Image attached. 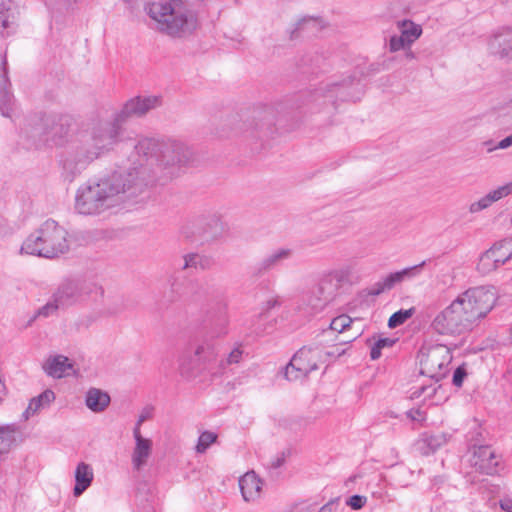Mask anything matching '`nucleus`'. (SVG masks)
<instances>
[{
	"label": "nucleus",
	"instance_id": "39448f33",
	"mask_svg": "<svg viewBox=\"0 0 512 512\" xmlns=\"http://www.w3.org/2000/svg\"><path fill=\"white\" fill-rule=\"evenodd\" d=\"M497 298L493 287L476 286L459 293L453 301L472 330L493 310Z\"/></svg>",
	"mask_w": 512,
	"mask_h": 512
},
{
	"label": "nucleus",
	"instance_id": "e433bc0d",
	"mask_svg": "<svg viewBox=\"0 0 512 512\" xmlns=\"http://www.w3.org/2000/svg\"><path fill=\"white\" fill-rule=\"evenodd\" d=\"M325 26L321 19L308 17L299 22V29L314 33L321 30Z\"/></svg>",
	"mask_w": 512,
	"mask_h": 512
},
{
	"label": "nucleus",
	"instance_id": "864d4df0",
	"mask_svg": "<svg viewBox=\"0 0 512 512\" xmlns=\"http://www.w3.org/2000/svg\"><path fill=\"white\" fill-rule=\"evenodd\" d=\"M257 127H259L261 130H264L265 128V124L261 123V124H256Z\"/></svg>",
	"mask_w": 512,
	"mask_h": 512
},
{
	"label": "nucleus",
	"instance_id": "7ed1b4c3",
	"mask_svg": "<svg viewBox=\"0 0 512 512\" xmlns=\"http://www.w3.org/2000/svg\"><path fill=\"white\" fill-rule=\"evenodd\" d=\"M145 11L154 22V28L172 38L187 37L199 26L196 11L185 0L152 2Z\"/></svg>",
	"mask_w": 512,
	"mask_h": 512
},
{
	"label": "nucleus",
	"instance_id": "4468645a",
	"mask_svg": "<svg viewBox=\"0 0 512 512\" xmlns=\"http://www.w3.org/2000/svg\"><path fill=\"white\" fill-rule=\"evenodd\" d=\"M134 446L131 451V465L134 471H142L149 463L153 454V441L144 437L141 431L133 429Z\"/></svg>",
	"mask_w": 512,
	"mask_h": 512
},
{
	"label": "nucleus",
	"instance_id": "58836bf2",
	"mask_svg": "<svg viewBox=\"0 0 512 512\" xmlns=\"http://www.w3.org/2000/svg\"><path fill=\"white\" fill-rule=\"evenodd\" d=\"M242 358V350L240 348H234L225 359H222L218 363V371L220 374L223 372L226 365L237 364Z\"/></svg>",
	"mask_w": 512,
	"mask_h": 512
},
{
	"label": "nucleus",
	"instance_id": "49530a36",
	"mask_svg": "<svg viewBox=\"0 0 512 512\" xmlns=\"http://www.w3.org/2000/svg\"><path fill=\"white\" fill-rule=\"evenodd\" d=\"M466 376V370L463 367H458L453 374L452 382L455 386L460 387Z\"/></svg>",
	"mask_w": 512,
	"mask_h": 512
},
{
	"label": "nucleus",
	"instance_id": "9b49d317",
	"mask_svg": "<svg viewBox=\"0 0 512 512\" xmlns=\"http://www.w3.org/2000/svg\"><path fill=\"white\" fill-rule=\"evenodd\" d=\"M63 115L61 112L46 113L42 118L40 137L44 145L59 147L63 144Z\"/></svg>",
	"mask_w": 512,
	"mask_h": 512
},
{
	"label": "nucleus",
	"instance_id": "6e6552de",
	"mask_svg": "<svg viewBox=\"0 0 512 512\" xmlns=\"http://www.w3.org/2000/svg\"><path fill=\"white\" fill-rule=\"evenodd\" d=\"M451 361L452 353L446 345L425 346L419 353L420 373L438 382L446 376Z\"/></svg>",
	"mask_w": 512,
	"mask_h": 512
},
{
	"label": "nucleus",
	"instance_id": "0eeeda50",
	"mask_svg": "<svg viewBox=\"0 0 512 512\" xmlns=\"http://www.w3.org/2000/svg\"><path fill=\"white\" fill-rule=\"evenodd\" d=\"M62 228L54 220H46L30 234L21 246V253L55 258L62 253Z\"/></svg>",
	"mask_w": 512,
	"mask_h": 512
},
{
	"label": "nucleus",
	"instance_id": "2f4dec72",
	"mask_svg": "<svg viewBox=\"0 0 512 512\" xmlns=\"http://www.w3.org/2000/svg\"><path fill=\"white\" fill-rule=\"evenodd\" d=\"M291 254L292 251L288 248L278 249L263 260V266L265 268H271L280 261L288 259L291 256Z\"/></svg>",
	"mask_w": 512,
	"mask_h": 512
},
{
	"label": "nucleus",
	"instance_id": "20e7f679",
	"mask_svg": "<svg viewBox=\"0 0 512 512\" xmlns=\"http://www.w3.org/2000/svg\"><path fill=\"white\" fill-rule=\"evenodd\" d=\"M353 271L351 264L325 271L313 288L303 296L299 310L306 315L322 312L336 299L342 285L350 282Z\"/></svg>",
	"mask_w": 512,
	"mask_h": 512
},
{
	"label": "nucleus",
	"instance_id": "bb28decb",
	"mask_svg": "<svg viewBox=\"0 0 512 512\" xmlns=\"http://www.w3.org/2000/svg\"><path fill=\"white\" fill-rule=\"evenodd\" d=\"M397 28L400 34L406 39V42L412 45L421 37L423 32L421 25L411 20L398 21Z\"/></svg>",
	"mask_w": 512,
	"mask_h": 512
},
{
	"label": "nucleus",
	"instance_id": "09e8293b",
	"mask_svg": "<svg viewBox=\"0 0 512 512\" xmlns=\"http://www.w3.org/2000/svg\"><path fill=\"white\" fill-rule=\"evenodd\" d=\"M211 222L215 224V231L213 232L214 236H219L224 231V225L221 221V219L218 216H213L211 218Z\"/></svg>",
	"mask_w": 512,
	"mask_h": 512
},
{
	"label": "nucleus",
	"instance_id": "79ce46f5",
	"mask_svg": "<svg viewBox=\"0 0 512 512\" xmlns=\"http://www.w3.org/2000/svg\"><path fill=\"white\" fill-rule=\"evenodd\" d=\"M152 417V408H145L141 411L133 429L141 431L142 424Z\"/></svg>",
	"mask_w": 512,
	"mask_h": 512
},
{
	"label": "nucleus",
	"instance_id": "603ef678",
	"mask_svg": "<svg viewBox=\"0 0 512 512\" xmlns=\"http://www.w3.org/2000/svg\"><path fill=\"white\" fill-rule=\"evenodd\" d=\"M289 512H310L309 505H296Z\"/></svg>",
	"mask_w": 512,
	"mask_h": 512
},
{
	"label": "nucleus",
	"instance_id": "f704fd0d",
	"mask_svg": "<svg viewBox=\"0 0 512 512\" xmlns=\"http://www.w3.org/2000/svg\"><path fill=\"white\" fill-rule=\"evenodd\" d=\"M353 319L346 314L335 317L330 323V330L342 333L353 324Z\"/></svg>",
	"mask_w": 512,
	"mask_h": 512
},
{
	"label": "nucleus",
	"instance_id": "4be33fe9",
	"mask_svg": "<svg viewBox=\"0 0 512 512\" xmlns=\"http://www.w3.org/2000/svg\"><path fill=\"white\" fill-rule=\"evenodd\" d=\"M512 193V181L510 183H507L503 186L498 187L497 189L489 192L487 195L482 197L481 199L473 202L469 206V212L470 213H478L489 206L492 205V203L502 199L503 197L508 196Z\"/></svg>",
	"mask_w": 512,
	"mask_h": 512
},
{
	"label": "nucleus",
	"instance_id": "cd10ccee",
	"mask_svg": "<svg viewBox=\"0 0 512 512\" xmlns=\"http://www.w3.org/2000/svg\"><path fill=\"white\" fill-rule=\"evenodd\" d=\"M497 263L502 266L512 259V239H504L495 243L490 249Z\"/></svg>",
	"mask_w": 512,
	"mask_h": 512
},
{
	"label": "nucleus",
	"instance_id": "b1692460",
	"mask_svg": "<svg viewBox=\"0 0 512 512\" xmlns=\"http://www.w3.org/2000/svg\"><path fill=\"white\" fill-rule=\"evenodd\" d=\"M55 400V394L52 390L47 389L39 396L30 400L26 410L22 414L24 420L36 415L41 410L47 408Z\"/></svg>",
	"mask_w": 512,
	"mask_h": 512
},
{
	"label": "nucleus",
	"instance_id": "8fccbe9b",
	"mask_svg": "<svg viewBox=\"0 0 512 512\" xmlns=\"http://www.w3.org/2000/svg\"><path fill=\"white\" fill-rule=\"evenodd\" d=\"M512 146V134L504 139H502L495 149H506L508 147Z\"/></svg>",
	"mask_w": 512,
	"mask_h": 512
},
{
	"label": "nucleus",
	"instance_id": "3c124183",
	"mask_svg": "<svg viewBox=\"0 0 512 512\" xmlns=\"http://www.w3.org/2000/svg\"><path fill=\"white\" fill-rule=\"evenodd\" d=\"M436 389L432 386H422L420 388L419 395L432 396L435 393Z\"/></svg>",
	"mask_w": 512,
	"mask_h": 512
},
{
	"label": "nucleus",
	"instance_id": "f03ea898",
	"mask_svg": "<svg viewBox=\"0 0 512 512\" xmlns=\"http://www.w3.org/2000/svg\"><path fill=\"white\" fill-rule=\"evenodd\" d=\"M160 104L161 99L158 96L135 97L125 103L113 120H100L95 123L91 132V148L80 156L77 154L69 158V166H73L70 170L71 179L79 174L90 161L114 146L122 122L130 117H141Z\"/></svg>",
	"mask_w": 512,
	"mask_h": 512
},
{
	"label": "nucleus",
	"instance_id": "5fc2aeb1",
	"mask_svg": "<svg viewBox=\"0 0 512 512\" xmlns=\"http://www.w3.org/2000/svg\"><path fill=\"white\" fill-rule=\"evenodd\" d=\"M407 56L410 58H413V53L411 51H409V53H407Z\"/></svg>",
	"mask_w": 512,
	"mask_h": 512
},
{
	"label": "nucleus",
	"instance_id": "f8f14e48",
	"mask_svg": "<svg viewBox=\"0 0 512 512\" xmlns=\"http://www.w3.org/2000/svg\"><path fill=\"white\" fill-rule=\"evenodd\" d=\"M488 52L500 59H512V26H501L487 39Z\"/></svg>",
	"mask_w": 512,
	"mask_h": 512
},
{
	"label": "nucleus",
	"instance_id": "6ab92c4d",
	"mask_svg": "<svg viewBox=\"0 0 512 512\" xmlns=\"http://www.w3.org/2000/svg\"><path fill=\"white\" fill-rule=\"evenodd\" d=\"M346 96V85L339 84L336 82H327L321 84V86L314 93V100H323L324 104L334 105L336 99L344 98Z\"/></svg>",
	"mask_w": 512,
	"mask_h": 512
},
{
	"label": "nucleus",
	"instance_id": "a878e982",
	"mask_svg": "<svg viewBox=\"0 0 512 512\" xmlns=\"http://www.w3.org/2000/svg\"><path fill=\"white\" fill-rule=\"evenodd\" d=\"M19 432L20 428L15 423L0 425V453L9 451Z\"/></svg>",
	"mask_w": 512,
	"mask_h": 512
},
{
	"label": "nucleus",
	"instance_id": "412c9836",
	"mask_svg": "<svg viewBox=\"0 0 512 512\" xmlns=\"http://www.w3.org/2000/svg\"><path fill=\"white\" fill-rule=\"evenodd\" d=\"M84 402L93 413H102L109 407L111 398L106 391L91 387L85 393Z\"/></svg>",
	"mask_w": 512,
	"mask_h": 512
},
{
	"label": "nucleus",
	"instance_id": "5701e85b",
	"mask_svg": "<svg viewBox=\"0 0 512 512\" xmlns=\"http://www.w3.org/2000/svg\"><path fill=\"white\" fill-rule=\"evenodd\" d=\"M70 291H83L84 301L98 302L103 298L104 289L95 282L69 281L66 283V296Z\"/></svg>",
	"mask_w": 512,
	"mask_h": 512
},
{
	"label": "nucleus",
	"instance_id": "37998d69",
	"mask_svg": "<svg viewBox=\"0 0 512 512\" xmlns=\"http://www.w3.org/2000/svg\"><path fill=\"white\" fill-rule=\"evenodd\" d=\"M406 415L411 421L418 423H422L426 419L425 413L420 409H411L406 412Z\"/></svg>",
	"mask_w": 512,
	"mask_h": 512
},
{
	"label": "nucleus",
	"instance_id": "4c0bfd02",
	"mask_svg": "<svg viewBox=\"0 0 512 512\" xmlns=\"http://www.w3.org/2000/svg\"><path fill=\"white\" fill-rule=\"evenodd\" d=\"M412 44L407 43L406 39L401 35H392L388 41V49L390 52H398L400 50H410Z\"/></svg>",
	"mask_w": 512,
	"mask_h": 512
},
{
	"label": "nucleus",
	"instance_id": "aec40b11",
	"mask_svg": "<svg viewBox=\"0 0 512 512\" xmlns=\"http://www.w3.org/2000/svg\"><path fill=\"white\" fill-rule=\"evenodd\" d=\"M74 479L73 495L79 497L91 486L94 480L92 466L85 462L78 463L74 471Z\"/></svg>",
	"mask_w": 512,
	"mask_h": 512
},
{
	"label": "nucleus",
	"instance_id": "a19ab883",
	"mask_svg": "<svg viewBox=\"0 0 512 512\" xmlns=\"http://www.w3.org/2000/svg\"><path fill=\"white\" fill-rule=\"evenodd\" d=\"M367 503V497L362 495H353L346 500V505L353 510H359Z\"/></svg>",
	"mask_w": 512,
	"mask_h": 512
},
{
	"label": "nucleus",
	"instance_id": "393cba45",
	"mask_svg": "<svg viewBox=\"0 0 512 512\" xmlns=\"http://www.w3.org/2000/svg\"><path fill=\"white\" fill-rule=\"evenodd\" d=\"M42 369L49 377L60 379L64 376V356L61 354H50L42 363Z\"/></svg>",
	"mask_w": 512,
	"mask_h": 512
},
{
	"label": "nucleus",
	"instance_id": "f3484780",
	"mask_svg": "<svg viewBox=\"0 0 512 512\" xmlns=\"http://www.w3.org/2000/svg\"><path fill=\"white\" fill-rule=\"evenodd\" d=\"M263 482L254 471L239 478V488L244 501L255 502L261 497Z\"/></svg>",
	"mask_w": 512,
	"mask_h": 512
},
{
	"label": "nucleus",
	"instance_id": "dca6fc26",
	"mask_svg": "<svg viewBox=\"0 0 512 512\" xmlns=\"http://www.w3.org/2000/svg\"><path fill=\"white\" fill-rule=\"evenodd\" d=\"M20 11L12 0H0V35L8 37L19 27Z\"/></svg>",
	"mask_w": 512,
	"mask_h": 512
},
{
	"label": "nucleus",
	"instance_id": "c85d7f7f",
	"mask_svg": "<svg viewBox=\"0 0 512 512\" xmlns=\"http://www.w3.org/2000/svg\"><path fill=\"white\" fill-rule=\"evenodd\" d=\"M64 299V292L61 290H58L54 295L52 300H50L46 305H44L41 309L38 310V312L32 317V319L29 322V325L38 317V316H44L48 317L50 315H53L59 306L63 303Z\"/></svg>",
	"mask_w": 512,
	"mask_h": 512
},
{
	"label": "nucleus",
	"instance_id": "9d476101",
	"mask_svg": "<svg viewBox=\"0 0 512 512\" xmlns=\"http://www.w3.org/2000/svg\"><path fill=\"white\" fill-rule=\"evenodd\" d=\"M322 359V351L319 348L302 347L299 349L285 367V377L289 381L302 380L310 372L318 369Z\"/></svg>",
	"mask_w": 512,
	"mask_h": 512
},
{
	"label": "nucleus",
	"instance_id": "423d86ee",
	"mask_svg": "<svg viewBox=\"0 0 512 512\" xmlns=\"http://www.w3.org/2000/svg\"><path fill=\"white\" fill-rule=\"evenodd\" d=\"M219 349L210 339H203L195 344L192 353H184L178 358V371L186 379L201 375H220L218 371Z\"/></svg>",
	"mask_w": 512,
	"mask_h": 512
},
{
	"label": "nucleus",
	"instance_id": "72a5a7b5",
	"mask_svg": "<svg viewBox=\"0 0 512 512\" xmlns=\"http://www.w3.org/2000/svg\"><path fill=\"white\" fill-rule=\"evenodd\" d=\"M422 441L431 451H435L443 446L448 441V438L444 433H437L431 435H423Z\"/></svg>",
	"mask_w": 512,
	"mask_h": 512
},
{
	"label": "nucleus",
	"instance_id": "7c9ffc66",
	"mask_svg": "<svg viewBox=\"0 0 512 512\" xmlns=\"http://www.w3.org/2000/svg\"><path fill=\"white\" fill-rule=\"evenodd\" d=\"M184 264L182 266V269H189V268H195V269H205L209 265V260L198 253H188L183 256Z\"/></svg>",
	"mask_w": 512,
	"mask_h": 512
},
{
	"label": "nucleus",
	"instance_id": "f257e3e1",
	"mask_svg": "<svg viewBox=\"0 0 512 512\" xmlns=\"http://www.w3.org/2000/svg\"><path fill=\"white\" fill-rule=\"evenodd\" d=\"M129 146L135 150L129 158L131 167L78 190L75 208L80 214L101 213L114 207L123 194L134 197L150 184H165L178 177L192 160L191 150L176 140L142 138Z\"/></svg>",
	"mask_w": 512,
	"mask_h": 512
},
{
	"label": "nucleus",
	"instance_id": "c9c22d12",
	"mask_svg": "<svg viewBox=\"0 0 512 512\" xmlns=\"http://www.w3.org/2000/svg\"><path fill=\"white\" fill-rule=\"evenodd\" d=\"M217 435L211 431H204L200 434L196 445L197 453H204L216 441Z\"/></svg>",
	"mask_w": 512,
	"mask_h": 512
},
{
	"label": "nucleus",
	"instance_id": "2eb2a0df",
	"mask_svg": "<svg viewBox=\"0 0 512 512\" xmlns=\"http://www.w3.org/2000/svg\"><path fill=\"white\" fill-rule=\"evenodd\" d=\"M470 464L481 473L493 475L497 472V457L489 446H475L472 450Z\"/></svg>",
	"mask_w": 512,
	"mask_h": 512
},
{
	"label": "nucleus",
	"instance_id": "a18cd8bd",
	"mask_svg": "<svg viewBox=\"0 0 512 512\" xmlns=\"http://www.w3.org/2000/svg\"><path fill=\"white\" fill-rule=\"evenodd\" d=\"M80 301H84L83 291L68 290V295L66 296V304H73Z\"/></svg>",
	"mask_w": 512,
	"mask_h": 512
},
{
	"label": "nucleus",
	"instance_id": "6e6d98bb",
	"mask_svg": "<svg viewBox=\"0 0 512 512\" xmlns=\"http://www.w3.org/2000/svg\"><path fill=\"white\" fill-rule=\"evenodd\" d=\"M511 337H512V327H511Z\"/></svg>",
	"mask_w": 512,
	"mask_h": 512
},
{
	"label": "nucleus",
	"instance_id": "a211bd4d",
	"mask_svg": "<svg viewBox=\"0 0 512 512\" xmlns=\"http://www.w3.org/2000/svg\"><path fill=\"white\" fill-rule=\"evenodd\" d=\"M90 370V359L81 351H73L66 356V378L81 379L87 376Z\"/></svg>",
	"mask_w": 512,
	"mask_h": 512
},
{
	"label": "nucleus",
	"instance_id": "1a4fd4ad",
	"mask_svg": "<svg viewBox=\"0 0 512 512\" xmlns=\"http://www.w3.org/2000/svg\"><path fill=\"white\" fill-rule=\"evenodd\" d=\"M429 329L432 334L444 337H458L471 330L453 300L435 313Z\"/></svg>",
	"mask_w": 512,
	"mask_h": 512
},
{
	"label": "nucleus",
	"instance_id": "c03bdc74",
	"mask_svg": "<svg viewBox=\"0 0 512 512\" xmlns=\"http://www.w3.org/2000/svg\"><path fill=\"white\" fill-rule=\"evenodd\" d=\"M340 507L339 499H332L324 504L318 512H337Z\"/></svg>",
	"mask_w": 512,
	"mask_h": 512
},
{
	"label": "nucleus",
	"instance_id": "c756f323",
	"mask_svg": "<svg viewBox=\"0 0 512 512\" xmlns=\"http://www.w3.org/2000/svg\"><path fill=\"white\" fill-rule=\"evenodd\" d=\"M500 265L497 263V260L494 258L493 252H490L489 249L485 251L479 258L477 264V270L481 274H489L499 268Z\"/></svg>",
	"mask_w": 512,
	"mask_h": 512
},
{
	"label": "nucleus",
	"instance_id": "ddd939ff",
	"mask_svg": "<svg viewBox=\"0 0 512 512\" xmlns=\"http://www.w3.org/2000/svg\"><path fill=\"white\" fill-rule=\"evenodd\" d=\"M425 261L418 265L404 268L400 271L392 272L379 281H377L371 288V295H379L385 291H389L396 285L411 280L420 275L421 268L425 265Z\"/></svg>",
	"mask_w": 512,
	"mask_h": 512
},
{
	"label": "nucleus",
	"instance_id": "de8ad7c7",
	"mask_svg": "<svg viewBox=\"0 0 512 512\" xmlns=\"http://www.w3.org/2000/svg\"><path fill=\"white\" fill-rule=\"evenodd\" d=\"M499 504L504 512H512V497L504 496L500 499Z\"/></svg>",
	"mask_w": 512,
	"mask_h": 512
},
{
	"label": "nucleus",
	"instance_id": "473e14b6",
	"mask_svg": "<svg viewBox=\"0 0 512 512\" xmlns=\"http://www.w3.org/2000/svg\"><path fill=\"white\" fill-rule=\"evenodd\" d=\"M415 313V308H409V309H401L394 314L391 315V317L388 320V326L390 328H396L400 325H402L406 320L411 318L413 314Z\"/></svg>",
	"mask_w": 512,
	"mask_h": 512
},
{
	"label": "nucleus",
	"instance_id": "ea45409f",
	"mask_svg": "<svg viewBox=\"0 0 512 512\" xmlns=\"http://www.w3.org/2000/svg\"><path fill=\"white\" fill-rule=\"evenodd\" d=\"M394 344V340L390 338H379L371 347L370 356L372 360H377L381 356V351L385 347H391Z\"/></svg>",
	"mask_w": 512,
	"mask_h": 512
}]
</instances>
